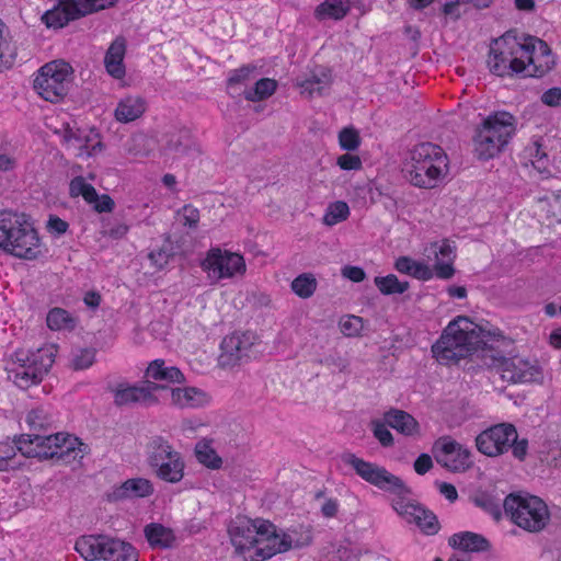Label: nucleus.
<instances>
[{"label":"nucleus","instance_id":"obj_1","mask_svg":"<svg viewBox=\"0 0 561 561\" xmlns=\"http://www.w3.org/2000/svg\"><path fill=\"white\" fill-rule=\"evenodd\" d=\"M466 317H458L444 330L440 339L432 346L434 357L444 365L457 364L461 358L486 347L483 332L470 329Z\"/></svg>","mask_w":561,"mask_h":561},{"label":"nucleus","instance_id":"obj_2","mask_svg":"<svg viewBox=\"0 0 561 561\" xmlns=\"http://www.w3.org/2000/svg\"><path fill=\"white\" fill-rule=\"evenodd\" d=\"M0 249L24 260L43 256L38 233L28 217L11 210L0 211Z\"/></svg>","mask_w":561,"mask_h":561},{"label":"nucleus","instance_id":"obj_3","mask_svg":"<svg viewBox=\"0 0 561 561\" xmlns=\"http://www.w3.org/2000/svg\"><path fill=\"white\" fill-rule=\"evenodd\" d=\"M403 172L412 185L434 188L448 173V157L437 145L419 144L410 151Z\"/></svg>","mask_w":561,"mask_h":561},{"label":"nucleus","instance_id":"obj_4","mask_svg":"<svg viewBox=\"0 0 561 561\" xmlns=\"http://www.w3.org/2000/svg\"><path fill=\"white\" fill-rule=\"evenodd\" d=\"M515 130V117L508 112L490 115L474 136V150L479 159L488 160L499 154Z\"/></svg>","mask_w":561,"mask_h":561},{"label":"nucleus","instance_id":"obj_5","mask_svg":"<svg viewBox=\"0 0 561 561\" xmlns=\"http://www.w3.org/2000/svg\"><path fill=\"white\" fill-rule=\"evenodd\" d=\"M503 508L511 520L529 533H539L550 520L548 505L538 496L529 494H508Z\"/></svg>","mask_w":561,"mask_h":561},{"label":"nucleus","instance_id":"obj_6","mask_svg":"<svg viewBox=\"0 0 561 561\" xmlns=\"http://www.w3.org/2000/svg\"><path fill=\"white\" fill-rule=\"evenodd\" d=\"M146 460L152 473L161 481L176 484L184 478L185 461L168 439L156 435L146 446Z\"/></svg>","mask_w":561,"mask_h":561},{"label":"nucleus","instance_id":"obj_7","mask_svg":"<svg viewBox=\"0 0 561 561\" xmlns=\"http://www.w3.org/2000/svg\"><path fill=\"white\" fill-rule=\"evenodd\" d=\"M14 442L18 444L19 451L28 458H64L69 453L76 450V445L79 446V451H82L81 447L87 446L79 442L78 438H71L70 436H64L60 433L57 434H22L14 437Z\"/></svg>","mask_w":561,"mask_h":561},{"label":"nucleus","instance_id":"obj_8","mask_svg":"<svg viewBox=\"0 0 561 561\" xmlns=\"http://www.w3.org/2000/svg\"><path fill=\"white\" fill-rule=\"evenodd\" d=\"M476 446L489 457L503 455L511 448L519 461L525 460L528 451V440L518 439L516 427L511 423H500L481 432L476 438Z\"/></svg>","mask_w":561,"mask_h":561},{"label":"nucleus","instance_id":"obj_9","mask_svg":"<svg viewBox=\"0 0 561 561\" xmlns=\"http://www.w3.org/2000/svg\"><path fill=\"white\" fill-rule=\"evenodd\" d=\"M75 549L85 561H138V552L129 542L104 535L82 536Z\"/></svg>","mask_w":561,"mask_h":561},{"label":"nucleus","instance_id":"obj_10","mask_svg":"<svg viewBox=\"0 0 561 561\" xmlns=\"http://www.w3.org/2000/svg\"><path fill=\"white\" fill-rule=\"evenodd\" d=\"M73 69L69 62L54 60L44 65L34 79V89L50 103H58L68 94Z\"/></svg>","mask_w":561,"mask_h":561},{"label":"nucleus","instance_id":"obj_11","mask_svg":"<svg viewBox=\"0 0 561 561\" xmlns=\"http://www.w3.org/2000/svg\"><path fill=\"white\" fill-rule=\"evenodd\" d=\"M342 460L344 463L350 465L364 481L380 490L397 495L411 494L410 488L405 485L403 480L389 472L385 467L358 458L352 453L343 454Z\"/></svg>","mask_w":561,"mask_h":561},{"label":"nucleus","instance_id":"obj_12","mask_svg":"<svg viewBox=\"0 0 561 561\" xmlns=\"http://www.w3.org/2000/svg\"><path fill=\"white\" fill-rule=\"evenodd\" d=\"M274 525L264 520H251L243 516H238L228 527L230 541L238 554L252 548L264 547L270 541V535ZM257 549H255L256 551Z\"/></svg>","mask_w":561,"mask_h":561},{"label":"nucleus","instance_id":"obj_13","mask_svg":"<svg viewBox=\"0 0 561 561\" xmlns=\"http://www.w3.org/2000/svg\"><path fill=\"white\" fill-rule=\"evenodd\" d=\"M256 342L257 335L251 331L233 332L225 336L220 344L219 366L221 368H233L248 363Z\"/></svg>","mask_w":561,"mask_h":561},{"label":"nucleus","instance_id":"obj_14","mask_svg":"<svg viewBox=\"0 0 561 561\" xmlns=\"http://www.w3.org/2000/svg\"><path fill=\"white\" fill-rule=\"evenodd\" d=\"M270 541L264 547H259L255 557L249 561H264L274 557L277 553H284L290 549H300L308 547L312 542V533L310 526H299L298 529H293L290 533L277 534L275 528L270 535Z\"/></svg>","mask_w":561,"mask_h":561},{"label":"nucleus","instance_id":"obj_15","mask_svg":"<svg viewBox=\"0 0 561 561\" xmlns=\"http://www.w3.org/2000/svg\"><path fill=\"white\" fill-rule=\"evenodd\" d=\"M437 463L453 472L470 468V451L449 436L438 438L432 448Z\"/></svg>","mask_w":561,"mask_h":561},{"label":"nucleus","instance_id":"obj_16","mask_svg":"<svg viewBox=\"0 0 561 561\" xmlns=\"http://www.w3.org/2000/svg\"><path fill=\"white\" fill-rule=\"evenodd\" d=\"M204 270L211 272L217 278L243 275L247 266L242 255L220 249H211L203 261Z\"/></svg>","mask_w":561,"mask_h":561},{"label":"nucleus","instance_id":"obj_17","mask_svg":"<svg viewBox=\"0 0 561 561\" xmlns=\"http://www.w3.org/2000/svg\"><path fill=\"white\" fill-rule=\"evenodd\" d=\"M519 49L527 54L528 66L533 71L525 75L540 78L549 72L554 66L551 49L546 42L534 36H528L524 44H518Z\"/></svg>","mask_w":561,"mask_h":561},{"label":"nucleus","instance_id":"obj_18","mask_svg":"<svg viewBox=\"0 0 561 561\" xmlns=\"http://www.w3.org/2000/svg\"><path fill=\"white\" fill-rule=\"evenodd\" d=\"M165 388V386L150 380H146L142 386L118 385L114 390V403L117 407L133 403L154 404L158 399L153 393Z\"/></svg>","mask_w":561,"mask_h":561},{"label":"nucleus","instance_id":"obj_19","mask_svg":"<svg viewBox=\"0 0 561 561\" xmlns=\"http://www.w3.org/2000/svg\"><path fill=\"white\" fill-rule=\"evenodd\" d=\"M69 195L71 197L82 196L88 204H93V209L98 213H110L115 207V203L110 195L99 196L94 186L87 183L83 176H76L70 181Z\"/></svg>","mask_w":561,"mask_h":561},{"label":"nucleus","instance_id":"obj_20","mask_svg":"<svg viewBox=\"0 0 561 561\" xmlns=\"http://www.w3.org/2000/svg\"><path fill=\"white\" fill-rule=\"evenodd\" d=\"M56 352L55 345H46L37 348L35 352L19 350L11 355V359L5 368L33 370L34 368H39V363L44 364L46 360H49L50 368L55 362Z\"/></svg>","mask_w":561,"mask_h":561},{"label":"nucleus","instance_id":"obj_21","mask_svg":"<svg viewBox=\"0 0 561 561\" xmlns=\"http://www.w3.org/2000/svg\"><path fill=\"white\" fill-rule=\"evenodd\" d=\"M78 10L76 0H58L57 5L42 15V21L47 27L61 28L82 18Z\"/></svg>","mask_w":561,"mask_h":561},{"label":"nucleus","instance_id":"obj_22","mask_svg":"<svg viewBox=\"0 0 561 561\" xmlns=\"http://www.w3.org/2000/svg\"><path fill=\"white\" fill-rule=\"evenodd\" d=\"M397 511L407 516L409 522H414L427 535H435L439 530V523L436 515L415 504L401 505Z\"/></svg>","mask_w":561,"mask_h":561},{"label":"nucleus","instance_id":"obj_23","mask_svg":"<svg viewBox=\"0 0 561 561\" xmlns=\"http://www.w3.org/2000/svg\"><path fill=\"white\" fill-rule=\"evenodd\" d=\"M126 54V39L117 36L110 45L104 57V65L110 76L122 79L126 75L124 57Z\"/></svg>","mask_w":561,"mask_h":561},{"label":"nucleus","instance_id":"obj_24","mask_svg":"<svg viewBox=\"0 0 561 561\" xmlns=\"http://www.w3.org/2000/svg\"><path fill=\"white\" fill-rule=\"evenodd\" d=\"M153 493V485L145 478H133L115 488L110 494V501H121L129 497H146Z\"/></svg>","mask_w":561,"mask_h":561},{"label":"nucleus","instance_id":"obj_25","mask_svg":"<svg viewBox=\"0 0 561 561\" xmlns=\"http://www.w3.org/2000/svg\"><path fill=\"white\" fill-rule=\"evenodd\" d=\"M499 366L503 371V378L511 382H528L531 381L536 375L533 366L519 358H505L501 357Z\"/></svg>","mask_w":561,"mask_h":561},{"label":"nucleus","instance_id":"obj_26","mask_svg":"<svg viewBox=\"0 0 561 561\" xmlns=\"http://www.w3.org/2000/svg\"><path fill=\"white\" fill-rule=\"evenodd\" d=\"M33 370H24L22 368H5L8 373V379L11 380L20 389H28L30 387L39 383L44 376L49 370V360L46 363H39V368Z\"/></svg>","mask_w":561,"mask_h":561},{"label":"nucleus","instance_id":"obj_27","mask_svg":"<svg viewBox=\"0 0 561 561\" xmlns=\"http://www.w3.org/2000/svg\"><path fill=\"white\" fill-rule=\"evenodd\" d=\"M383 420L390 427L405 436H413L420 432L417 421L403 410L390 409L383 414Z\"/></svg>","mask_w":561,"mask_h":561},{"label":"nucleus","instance_id":"obj_28","mask_svg":"<svg viewBox=\"0 0 561 561\" xmlns=\"http://www.w3.org/2000/svg\"><path fill=\"white\" fill-rule=\"evenodd\" d=\"M448 543L454 549L470 552L488 551L491 547L489 540L485 537L471 531L454 534L449 538Z\"/></svg>","mask_w":561,"mask_h":561},{"label":"nucleus","instance_id":"obj_29","mask_svg":"<svg viewBox=\"0 0 561 561\" xmlns=\"http://www.w3.org/2000/svg\"><path fill=\"white\" fill-rule=\"evenodd\" d=\"M171 399L172 403L181 409L197 408L208 401L207 394L195 387L172 388Z\"/></svg>","mask_w":561,"mask_h":561},{"label":"nucleus","instance_id":"obj_30","mask_svg":"<svg viewBox=\"0 0 561 561\" xmlns=\"http://www.w3.org/2000/svg\"><path fill=\"white\" fill-rule=\"evenodd\" d=\"M144 534L152 548L170 549L175 541L173 530L159 523H151L145 526Z\"/></svg>","mask_w":561,"mask_h":561},{"label":"nucleus","instance_id":"obj_31","mask_svg":"<svg viewBox=\"0 0 561 561\" xmlns=\"http://www.w3.org/2000/svg\"><path fill=\"white\" fill-rule=\"evenodd\" d=\"M146 377L171 383H182L185 381L182 371L175 366H167L163 359L151 362L147 367Z\"/></svg>","mask_w":561,"mask_h":561},{"label":"nucleus","instance_id":"obj_32","mask_svg":"<svg viewBox=\"0 0 561 561\" xmlns=\"http://www.w3.org/2000/svg\"><path fill=\"white\" fill-rule=\"evenodd\" d=\"M146 110V102L140 96H127L123 99L116 110L115 117L121 123H129L139 118Z\"/></svg>","mask_w":561,"mask_h":561},{"label":"nucleus","instance_id":"obj_33","mask_svg":"<svg viewBox=\"0 0 561 561\" xmlns=\"http://www.w3.org/2000/svg\"><path fill=\"white\" fill-rule=\"evenodd\" d=\"M331 73L325 68H320L318 72H312L309 78L299 83L301 93L312 98L314 94L323 95L331 85Z\"/></svg>","mask_w":561,"mask_h":561},{"label":"nucleus","instance_id":"obj_34","mask_svg":"<svg viewBox=\"0 0 561 561\" xmlns=\"http://www.w3.org/2000/svg\"><path fill=\"white\" fill-rule=\"evenodd\" d=\"M351 10L350 0H324L314 10V18L323 20H342Z\"/></svg>","mask_w":561,"mask_h":561},{"label":"nucleus","instance_id":"obj_35","mask_svg":"<svg viewBox=\"0 0 561 561\" xmlns=\"http://www.w3.org/2000/svg\"><path fill=\"white\" fill-rule=\"evenodd\" d=\"M471 500L476 506L490 514L495 520L501 518V502L495 495L484 491H478L473 494Z\"/></svg>","mask_w":561,"mask_h":561},{"label":"nucleus","instance_id":"obj_36","mask_svg":"<svg viewBox=\"0 0 561 561\" xmlns=\"http://www.w3.org/2000/svg\"><path fill=\"white\" fill-rule=\"evenodd\" d=\"M195 456L198 462L205 467L216 470L221 468L222 459L206 440H201L195 446Z\"/></svg>","mask_w":561,"mask_h":561},{"label":"nucleus","instance_id":"obj_37","mask_svg":"<svg viewBox=\"0 0 561 561\" xmlns=\"http://www.w3.org/2000/svg\"><path fill=\"white\" fill-rule=\"evenodd\" d=\"M47 325L50 330H73L77 321L70 313L62 308L51 309L46 318Z\"/></svg>","mask_w":561,"mask_h":561},{"label":"nucleus","instance_id":"obj_38","mask_svg":"<svg viewBox=\"0 0 561 561\" xmlns=\"http://www.w3.org/2000/svg\"><path fill=\"white\" fill-rule=\"evenodd\" d=\"M376 287L382 295L403 294L409 289V282H400L394 274L377 276L374 280Z\"/></svg>","mask_w":561,"mask_h":561},{"label":"nucleus","instance_id":"obj_39","mask_svg":"<svg viewBox=\"0 0 561 561\" xmlns=\"http://www.w3.org/2000/svg\"><path fill=\"white\" fill-rule=\"evenodd\" d=\"M277 88L274 79L263 78L255 82L254 87L244 91V98L248 101L257 102L271 96Z\"/></svg>","mask_w":561,"mask_h":561},{"label":"nucleus","instance_id":"obj_40","mask_svg":"<svg viewBox=\"0 0 561 561\" xmlns=\"http://www.w3.org/2000/svg\"><path fill=\"white\" fill-rule=\"evenodd\" d=\"M317 279L311 273H304L291 282V290L300 298L307 299L317 289Z\"/></svg>","mask_w":561,"mask_h":561},{"label":"nucleus","instance_id":"obj_41","mask_svg":"<svg viewBox=\"0 0 561 561\" xmlns=\"http://www.w3.org/2000/svg\"><path fill=\"white\" fill-rule=\"evenodd\" d=\"M15 56V50L11 45L9 28L0 20V71L9 67Z\"/></svg>","mask_w":561,"mask_h":561},{"label":"nucleus","instance_id":"obj_42","mask_svg":"<svg viewBox=\"0 0 561 561\" xmlns=\"http://www.w3.org/2000/svg\"><path fill=\"white\" fill-rule=\"evenodd\" d=\"M350 216V207L343 201L331 203L327 208L323 216V224L327 226H334L341 221H344Z\"/></svg>","mask_w":561,"mask_h":561},{"label":"nucleus","instance_id":"obj_43","mask_svg":"<svg viewBox=\"0 0 561 561\" xmlns=\"http://www.w3.org/2000/svg\"><path fill=\"white\" fill-rule=\"evenodd\" d=\"M513 51L505 53V51H497L494 48H491L490 56L488 59V66L490 68V71L496 76L503 77L504 75L508 73L507 66L511 60V56L513 55Z\"/></svg>","mask_w":561,"mask_h":561},{"label":"nucleus","instance_id":"obj_44","mask_svg":"<svg viewBox=\"0 0 561 561\" xmlns=\"http://www.w3.org/2000/svg\"><path fill=\"white\" fill-rule=\"evenodd\" d=\"M79 7L78 12L81 16L89 15L91 13L112 8L117 3V0H76Z\"/></svg>","mask_w":561,"mask_h":561},{"label":"nucleus","instance_id":"obj_45","mask_svg":"<svg viewBox=\"0 0 561 561\" xmlns=\"http://www.w3.org/2000/svg\"><path fill=\"white\" fill-rule=\"evenodd\" d=\"M339 142L343 150L354 151L360 145V137L355 128L345 127L339 133Z\"/></svg>","mask_w":561,"mask_h":561},{"label":"nucleus","instance_id":"obj_46","mask_svg":"<svg viewBox=\"0 0 561 561\" xmlns=\"http://www.w3.org/2000/svg\"><path fill=\"white\" fill-rule=\"evenodd\" d=\"M167 149L180 156L188 154L191 151L196 152L198 154L201 153L199 148L195 144H193L188 139L183 141L181 137L171 138L167 144Z\"/></svg>","mask_w":561,"mask_h":561},{"label":"nucleus","instance_id":"obj_47","mask_svg":"<svg viewBox=\"0 0 561 561\" xmlns=\"http://www.w3.org/2000/svg\"><path fill=\"white\" fill-rule=\"evenodd\" d=\"M14 445L9 442H0V471H8L12 466L10 462L16 456L18 444L13 440Z\"/></svg>","mask_w":561,"mask_h":561},{"label":"nucleus","instance_id":"obj_48","mask_svg":"<svg viewBox=\"0 0 561 561\" xmlns=\"http://www.w3.org/2000/svg\"><path fill=\"white\" fill-rule=\"evenodd\" d=\"M341 332L346 336H355L363 329L362 318L356 316L347 317L340 322Z\"/></svg>","mask_w":561,"mask_h":561},{"label":"nucleus","instance_id":"obj_49","mask_svg":"<svg viewBox=\"0 0 561 561\" xmlns=\"http://www.w3.org/2000/svg\"><path fill=\"white\" fill-rule=\"evenodd\" d=\"M371 426L374 436L379 440V443L383 447H389L393 445V436L391 432L387 428L385 423H381L380 421H373Z\"/></svg>","mask_w":561,"mask_h":561},{"label":"nucleus","instance_id":"obj_50","mask_svg":"<svg viewBox=\"0 0 561 561\" xmlns=\"http://www.w3.org/2000/svg\"><path fill=\"white\" fill-rule=\"evenodd\" d=\"M95 358L93 350L84 348L75 355L72 359V367L76 370H82L89 368Z\"/></svg>","mask_w":561,"mask_h":561},{"label":"nucleus","instance_id":"obj_51","mask_svg":"<svg viewBox=\"0 0 561 561\" xmlns=\"http://www.w3.org/2000/svg\"><path fill=\"white\" fill-rule=\"evenodd\" d=\"M433 273L442 279L451 278L455 274L453 262L436 259Z\"/></svg>","mask_w":561,"mask_h":561},{"label":"nucleus","instance_id":"obj_52","mask_svg":"<svg viewBox=\"0 0 561 561\" xmlns=\"http://www.w3.org/2000/svg\"><path fill=\"white\" fill-rule=\"evenodd\" d=\"M322 363L329 367H333V368L337 369L340 373L346 371L347 367L350 366L348 359L337 353L328 355L322 360Z\"/></svg>","mask_w":561,"mask_h":561},{"label":"nucleus","instance_id":"obj_53","mask_svg":"<svg viewBox=\"0 0 561 561\" xmlns=\"http://www.w3.org/2000/svg\"><path fill=\"white\" fill-rule=\"evenodd\" d=\"M337 165L342 170H359L362 168V160L358 156L344 153L337 158Z\"/></svg>","mask_w":561,"mask_h":561},{"label":"nucleus","instance_id":"obj_54","mask_svg":"<svg viewBox=\"0 0 561 561\" xmlns=\"http://www.w3.org/2000/svg\"><path fill=\"white\" fill-rule=\"evenodd\" d=\"M255 69V66L248 65L234 70L228 79V84L231 85L245 82Z\"/></svg>","mask_w":561,"mask_h":561},{"label":"nucleus","instance_id":"obj_55","mask_svg":"<svg viewBox=\"0 0 561 561\" xmlns=\"http://www.w3.org/2000/svg\"><path fill=\"white\" fill-rule=\"evenodd\" d=\"M69 228V225L64 219L56 215H50L47 221V229L50 233L56 236L64 234Z\"/></svg>","mask_w":561,"mask_h":561},{"label":"nucleus","instance_id":"obj_56","mask_svg":"<svg viewBox=\"0 0 561 561\" xmlns=\"http://www.w3.org/2000/svg\"><path fill=\"white\" fill-rule=\"evenodd\" d=\"M183 225L190 228H196L199 221V210L191 205H185L182 208Z\"/></svg>","mask_w":561,"mask_h":561},{"label":"nucleus","instance_id":"obj_57","mask_svg":"<svg viewBox=\"0 0 561 561\" xmlns=\"http://www.w3.org/2000/svg\"><path fill=\"white\" fill-rule=\"evenodd\" d=\"M170 256L171 253H169L163 248L159 249L158 251H151L148 254V259L157 268H163L168 264Z\"/></svg>","mask_w":561,"mask_h":561},{"label":"nucleus","instance_id":"obj_58","mask_svg":"<svg viewBox=\"0 0 561 561\" xmlns=\"http://www.w3.org/2000/svg\"><path fill=\"white\" fill-rule=\"evenodd\" d=\"M414 470L417 474H425L433 468L432 457L427 454H421L414 461Z\"/></svg>","mask_w":561,"mask_h":561},{"label":"nucleus","instance_id":"obj_59","mask_svg":"<svg viewBox=\"0 0 561 561\" xmlns=\"http://www.w3.org/2000/svg\"><path fill=\"white\" fill-rule=\"evenodd\" d=\"M44 411L41 409H34L28 412L26 416V422L33 430H43L44 428Z\"/></svg>","mask_w":561,"mask_h":561},{"label":"nucleus","instance_id":"obj_60","mask_svg":"<svg viewBox=\"0 0 561 561\" xmlns=\"http://www.w3.org/2000/svg\"><path fill=\"white\" fill-rule=\"evenodd\" d=\"M431 250L436 259H439L438 255H442L443 260H446L449 262L454 261L453 247L447 242H444L440 245H438L437 243H434V244H432Z\"/></svg>","mask_w":561,"mask_h":561},{"label":"nucleus","instance_id":"obj_61","mask_svg":"<svg viewBox=\"0 0 561 561\" xmlns=\"http://www.w3.org/2000/svg\"><path fill=\"white\" fill-rule=\"evenodd\" d=\"M541 101L549 106L559 105L561 102V88H551L547 90L541 95Z\"/></svg>","mask_w":561,"mask_h":561},{"label":"nucleus","instance_id":"obj_62","mask_svg":"<svg viewBox=\"0 0 561 561\" xmlns=\"http://www.w3.org/2000/svg\"><path fill=\"white\" fill-rule=\"evenodd\" d=\"M433 270L424 263L415 262L411 276L421 279L428 280L433 277Z\"/></svg>","mask_w":561,"mask_h":561},{"label":"nucleus","instance_id":"obj_63","mask_svg":"<svg viewBox=\"0 0 561 561\" xmlns=\"http://www.w3.org/2000/svg\"><path fill=\"white\" fill-rule=\"evenodd\" d=\"M342 275L355 283H359L366 277V274L362 267L350 265L343 267Z\"/></svg>","mask_w":561,"mask_h":561},{"label":"nucleus","instance_id":"obj_64","mask_svg":"<svg viewBox=\"0 0 561 561\" xmlns=\"http://www.w3.org/2000/svg\"><path fill=\"white\" fill-rule=\"evenodd\" d=\"M415 261L409 256H400L394 264L396 270L399 273L408 274L411 276Z\"/></svg>","mask_w":561,"mask_h":561}]
</instances>
